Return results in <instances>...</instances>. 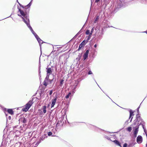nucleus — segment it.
<instances>
[{
  "label": "nucleus",
  "mask_w": 147,
  "mask_h": 147,
  "mask_svg": "<svg viewBox=\"0 0 147 147\" xmlns=\"http://www.w3.org/2000/svg\"><path fill=\"white\" fill-rule=\"evenodd\" d=\"M127 0H119L117 2L115 5L113 9L112 7L109 8L110 10H111V13L113 14L116 13L118 11L127 5Z\"/></svg>",
  "instance_id": "1"
},
{
  "label": "nucleus",
  "mask_w": 147,
  "mask_h": 147,
  "mask_svg": "<svg viewBox=\"0 0 147 147\" xmlns=\"http://www.w3.org/2000/svg\"><path fill=\"white\" fill-rule=\"evenodd\" d=\"M21 15H20V16H21L22 18V21L26 24L27 26L30 29L34 36H35L37 34L34 31L30 24L29 17L28 14V9L27 11L28 13L25 15L23 14V12H21Z\"/></svg>",
  "instance_id": "2"
},
{
  "label": "nucleus",
  "mask_w": 147,
  "mask_h": 147,
  "mask_svg": "<svg viewBox=\"0 0 147 147\" xmlns=\"http://www.w3.org/2000/svg\"><path fill=\"white\" fill-rule=\"evenodd\" d=\"M32 1L33 0H31L30 2L28 5L25 6H23L22 4L20 3L19 2H18V3L19 4L20 6L23 8V10H22L20 9V8H19V6H18V11L20 12V14H18V16H19L22 18V17H21V16H20V15H21V12H23V14L24 15H25L28 13L27 11L28 10V16L29 17V13L30 10V8L32 4Z\"/></svg>",
  "instance_id": "3"
},
{
  "label": "nucleus",
  "mask_w": 147,
  "mask_h": 147,
  "mask_svg": "<svg viewBox=\"0 0 147 147\" xmlns=\"http://www.w3.org/2000/svg\"><path fill=\"white\" fill-rule=\"evenodd\" d=\"M133 122V124L131 125L132 126L136 125L140 126L141 125L142 126V125L145 124V122L142 118L140 115H138V114L136 115V119Z\"/></svg>",
  "instance_id": "4"
},
{
  "label": "nucleus",
  "mask_w": 147,
  "mask_h": 147,
  "mask_svg": "<svg viewBox=\"0 0 147 147\" xmlns=\"http://www.w3.org/2000/svg\"><path fill=\"white\" fill-rule=\"evenodd\" d=\"M33 103L32 100H29L25 105V107L22 108V111L25 112H27L32 106Z\"/></svg>",
  "instance_id": "5"
},
{
  "label": "nucleus",
  "mask_w": 147,
  "mask_h": 147,
  "mask_svg": "<svg viewBox=\"0 0 147 147\" xmlns=\"http://www.w3.org/2000/svg\"><path fill=\"white\" fill-rule=\"evenodd\" d=\"M2 110L4 112H7L8 113L10 114L11 115H13L14 114V111H13L12 109H7L5 108L4 107H2Z\"/></svg>",
  "instance_id": "6"
},
{
  "label": "nucleus",
  "mask_w": 147,
  "mask_h": 147,
  "mask_svg": "<svg viewBox=\"0 0 147 147\" xmlns=\"http://www.w3.org/2000/svg\"><path fill=\"white\" fill-rule=\"evenodd\" d=\"M127 109L129 113V119H130L129 122H131L132 121L133 118V116L134 115V112L133 111L132 109Z\"/></svg>",
  "instance_id": "7"
},
{
  "label": "nucleus",
  "mask_w": 147,
  "mask_h": 147,
  "mask_svg": "<svg viewBox=\"0 0 147 147\" xmlns=\"http://www.w3.org/2000/svg\"><path fill=\"white\" fill-rule=\"evenodd\" d=\"M89 50L87 49L86 51L84 53L83 55V61H84L87 59L88 58V55L89 53Z\"/></svg>",
  "instance_id": "8"
},
{
  "label": "nucleus",
  "mask_w": 147,
  "mask_h": 147,
  "mask_svg": "<svg viewBox=\"0 0 147 147\" xmlns=\"http://www.w3.org/2000/svg\"><path fill=\"white\" fill-rule=\"evenodd\" d=\"M53 79L51 80L49 79L48 81H47L48 82V85L49 84H51L52 83H53V84L52 85V86H53L54 85L55 83V82L56 80V78H55V76H53Z\"/></svg>",
  "instance_id": "9"
},
{
  "label": "nucleus",
  "mask_w": 147,
  "mask_h": 147,
  "mask_svg": "<svg viewBox=\"0 0 147 147\" xmlns=\"http://www.w3.org/2000/svg\"><path fill=\"white\" fill-rule=\"evenodd\" d=\"M51 74H47V76H46V77L45 78V79L43 83V85L45 86H47L48 85V82H47L48 80L49 79V76Z\"/></svg>",
  "instance_id": "10"
},
{
  "label": "nucleus",
  "mask_w": 147,
  "mask_h": 147,
  "mask_svg": "<svg viewBox=\"0 0 147 147\" xmlns=\"http://www.w3.org/2000/svg\"><path fill=\"white\" fill-rule=\"evenodd\" d=\"M86 39V38L85 39ZM87 43L85 41V39L84 40L80 45L78 48L77 51H79L83 48L84 46Z\"/></svg>",
  "instance_id": "11"
},
{
  "label": "nucleus",
  "mask_w": 147,
  "mask_h": 147,
  "mask_svg": "<svg viewBox=\"0 0 147 147\" xmlns=\"http://www.w3.org/2000/svg\"><path fill=\"white\" fill-rule=\"evenodd\" d=\"M135 126H132L133 133L138 134L139 131V128L140 125H136Z\"/></svg>",
  "instance_id": "12"
},
{
  "label": "nucleus",
  "mask_w": 147,
  "mask_h": 147,
  "mask_svg": "<svg viewBox=\"0 0 147 147\" xmlns=\"http://www.w3.org/2000/svg\"><path fill=\"white\" fill-rule=\"evenodd\" d=\"M78 83H76L74 85L72 86L71 91V93L72 95L74 94L75 93V91H76V89L77 88V86H78Z\"/></svg>",
  "instance_id": "13"
},
{
  "label": "nucleus",
  "mask_w": 147,
  "mask_h": 147,
  "mask_svg": "<svg viewBox=\"0 0 147 147\" xmlns=\"http://www.w3.org/2000/svg\"><path fill=\"white\" fill-rule=\"evenodd\" d=\"M57 97L56 96L55 97H54L52 100V103L51 105V107L52 108L54 107V106L55 105L57 100Z\"/></svg>",
  "instance_id": "14"
},
{
  "label": "nucleus",
  "mask_w": 147,
  "mask_h": 147,
  "mask_svg": "<svg viewBox=\"0 0 147 147\" xmlns=\"http://www.w3.org/2000/svg\"><path fill=\"white\" fill-rule=\"evenodd\" d=\"M143 141V139L142 137L140 135H139L136 138L137 142L138 144L141 143Z\"/></svg>",
  "instance_id": "15"
},
{
  "label": "nucleus",
  "mask_w": 147,
  "mask_h": 147,
  "mask_svg": "<svg viewBox=\"0 0 147 147\" xmlns=\"http://www.w3.org/2000/svg\"><path fill=\"white\" fill-rule=\"evenodd\" d=\"M49 65H48L46 68V72L47 74H51L52 72L53 71V69H52L51 67H49Z\"/></svg>",
  "instance_id": "16"
},
{
  "label": "nucleus",
  "mask_w": 147,
  "mask_h": 147,
  "mask_svg": "<svg viewBox=\"0 0 147 147\" xmlns=\"http://www.w3.org/2000/svg\"><path fill=\"white\" fill-rule=\"evenodd\" d=\"M36 39L37 40L38 42L39 46L40 47V49L41 50V41H42V40L39 38L37 34L36 35L34 36Z\"/></svg>",
  "instance_id": "17"
},
{
  "label": "nucleus",
  "mask_w": 147,
  "mask_h": 147,
  "mask_svg": "<svg viewBox=\"0 0 147 147\" xmlns=\"http://www.w3.org/2000/svg\"><path fill=\"white\" fill-rule=\"evenodd\" d=\"M63 121V120L61 119L60 121H59L56 124V127H57L58 125L63 126L64 124V121Z\"/></svg>",
  "instance_id": "18"
},
{
  "label": "nucleus",
  "mask_w": 147,
  "mask_h": 147,
  "mask_svg": "<svg viewBox=\"0 0 147 147\" xmlns=\"http://www.w3.org/2000/svg\"><path fill=\"white\" fill-rule=\"evenodd\" d=\"M19 121L23 123H26L27 122V120L25 117H21Z\"/></svg>",
  "instance_id": "19"
},
{
  "label": "nucleus",
  "mask_w": 147,
  "mask_h": 147,
  "mask_svg": "<svg viewBox=\"0 0 147 147\" xmlns=\"http://www.w3.org/2000/svg\"><path fill=\"white\" fill-rule=\"evenodd\" d=\"M87 74L88 75H92V78L94 80L95 82L96 83V82L94 78V74H93L92 72L90 70H89V71H88Z\"/></svg>",
  "instance_id": "20"
},
{
  "label": "nucleus",
  "mask_w": 147,
  "mask_h": 147,
  "mask_svg": "<svg viewBox=\"0 0 147 147\" xmlns=\"http://www.w3.org/2000/svg\"><path fill=\"white\" fill-rule=\"evenodd\" d=\"M136 142H134L131 141H130L128 145H127V146H130L131 147H132L135 145V144H136Z\"/></svg>",
  "instance_id": "21"
},
{
  "label": "nucleus",
  "mask_w": 147,
  "mask_h": 147,
  "mask_svg": "<svg viewBox=\"0 0 147 147\" xmlns=\"http://www.w3.org/2000/svg\"><path fill=\"white\" fill-rule=\"evenodd\" d=\"M99 16H97L94 18L93 22V25L94 24H95L98 21V20L99 19Z\"/></svg>",
  "instance_id": "22"
},
{
  "label": "nucleus",
  "mask_w": 147,
  "mask_h": 147,
  "mask_svg": "<svg viewBox=\"0 0 147 147\" xmlns=\"http://www.w3.org/2000/svg\"><path fill=\"white\" fill-rule=\"evenodd\" d=\"M110 27H113V26H107V25L105 26L104 28H102V29L101 32L100 33L101 34H102V35H103L104 34L103 32L104 31V28L105 29L106 28H107L108 27L109 28Z\"/></svg>",
  "instance_id": "23"
},
{
  "label": "nucleus",
  "mask_w": 147,
  "mask_h": 147,
  "mask_svg": "<svg viewBox=\"0 0 147 147\" xmlns=\"http://www.w3.org/2000/svg\"><path fill=\"white\" fill-rule=\"evenodd\" d=\"M102 34L100 33V34L98 35L96 38V40L97 41H99V40H100L102 38Z\"/></svg>",
  "instance_id": "24"
},
{
  "label": "nucleus",
  "mask_w": 147,
  "mask_h": 147,
  "mask_svg": "<svg viewBox=\"0 0 147 147\" xmlns=\"http://www.w3.org/2000/svg\"><path fill=\"white\" fill-rule=\"evenodd\" d=\"M98 26H96V28H95V27L94 26L93 28L92 29H91V32H90V35H92V33L94 31V29H95V30H97V29H98Z\"/></svg>",
  "instance_id": "25"
},
{
  "label": "nucleus",
  "mask_w": 147,
  "mask_h": 147,
  "mask_svg": "<svg viewBox=\"0 0 147 147\" xmlns=\"http://www.w3.org/2000/svg\"><path fill=\"white\" fill-rule=\"evenodd\" d=\"M47 106L46 105H44L42 107V109L43 110V112L44 113H46V109Z\"/></svg>",
  "instance_id": "26"
},
{
  "label": "nucleus",
  "mask_w": 147,
  "mask_h": 147,
  "mask_svg": "<svg viewBox=\"0 0 147 147\" xmlns=\"http://www.w3.org/2000/svg\"><path fill=\"white\" fill-rule=\"evenodd\" d=\"M38 75L39 76V80L41 81V75L40 74L41 71H40V69L38 68Z\"/></svg>",
  "instance_id": "27"
},
{
  "label": "nucleus",
  "mask_w": 147,
  "mask_h": 147,
  "mask_svg": "<svg viewBox=\"0 0 147 147\" xmlns=\"http://www.w3.org/2000/svg\"><path fill=\"white\" fill-rule=\"evenodd\" d=\"M144 132L145 133V134H147V130L146 129V128L145 127V125H144L142 126Z\"/></svg>",
  "instance_id": "28"
},
{
  "label": "nucleus",
  "mask_w": 147,
  "mask_h": 147,
  "mask_svg": "<svg viewBox=\"0 0 147 147\" xmlns=\"http://www.w3.org/2000/svg\"><path fill=\"white\" fill-rule=\"evenodd\" d=\"M84 78V76H83L81 78H78L77 80L78 82L77 83H78V84L82 80H83Z\"/></svg>",
  "instance_id": "29"
},
{
  "label": "nucleus",
  "mask_w": 147,
  "mask_h": 147,
  "mask_svg": "<svg viewBox=\"0 0 147 147\" xmlns=\"http://www.w3.org/2000/svg\"><path fill=\"white\" fill-rule=\"evenodd\" d=\"M80 34L78 32L69 42H70L71 41L73 40L74 39H75L76 38L77 36Z\"/></svg>",
  "instance_id": "30"
},
{
  "label": "nucleus",
  "mask_w": 147,
  "mask_h": 147,
  "mask_svg": "<svg viewBox=\"0 0 147 147\" xmlns=\"http://www.w3.org/2000/svg\"><path fill=\"white\" fill-rule=\"evenodd\" d=\"M71 94L72 93L71 92H69L68 94L65 96V98L66 99L69 98Z\"/></svg>",
  "instance_id": "31"
},
{
  "label": "nucleus",
  "mask_w": 147,
  "mask_h": 147,
  "mask_svg": "<svg viewBox=\"0 0 147 147\" xmlns=\"http://www.w3.org/2000/svg\"><path fill=\"white\" fill-rule=\"evenodd\" d=\"M132 129V127L131 126L128 127L126 129L129 132H131Z\"/></svg>",
  "instance_id": "32"
},
{
  "label": "nucleus",
  "mask_w": 147,
  "mask_h": 147,
  "mask_svg": "<svg viewBox=\"0 0 147 147\" xmlns=\"http://www.w3.org/2000/svg\"><path fill=\"white\" fill-rule=\"evenodd\" d=\"M45 137V135L44 136H42L40 138L39 140L40 141V142H41V141H42L44 140Z\"/></svg>",
  "instance_id": "33"
},
{
  "label": "nucleus",
  "mask_w": 147,
  "mask_h": 147,
  "mask_svg": "<svg viewBox=\"0 0 147 147\" xmlns=\"http://www.w3.org/2000/svg\"><path fill=\"white\" fill-rule=\"evenodd\" d=\"M64 81V80H63V79L61 80L60 82V83H59V86H62L63 85V84Z\"/></svg>",
  "instance_id": "34"
},
{
  "label": "nucleus",
  "mask_w": 147,
  "mask_h": 147,
  "mask_svg": "<svg viewBox=\"0 0 147 147\" xmlns=\"http://www.w3.org/2000/svg\"><path fill=\"white\" fill-rule=\"evenodd\" d=\"M96 51L95 50L93 52L92 54V57L93 58H94L95 57V56H96Z\"/></svg>",
  "instance_id": "35"
},
{
  "label": "nucleus",
  "mask_w": 147,
  "mask_h": 147,
  "mask_svg": "<svg viewBox=\"0 0 147 147\" xmlns=\"http://www.w3.org/2000/svg\"><path fill=\"white\" fill-rule=\"evenodd\" d=\"M91 36V35H89L88 36H87V39L85 40V41L87 43L88 42V41L90 39Z\"/></svg>",
  "instance_id": "36"
},
{
  "label": "nucleus",
  "mask_w": 147,
  "mask_h": 147,
  "mask_svg": "<svg viewBox=\"0 0 147 147\" xmlns=\"http://www.w3.org/2000/svg\"><path fill=\"white\" fill-rule=\"evenodd\" d=\"M86 34V35H90V30H87L85 32Z\"/></svg>",
  "instance_id": "37"
},
{
  "label": "nucleus",
  "mask_w": 147,
  "mask_h": 147,
  "mask_svg": "<svg viewBox=\"0 0 147 147\" xmlns=\"http://www.w3.org/2000/svg\"><path fill=\"white\" fill-rule=\"evenodd\" d=\"M104 137L107 139V140H109L110 141H112V140H111V138H110V137H109L108 136H107L106 135H105L104 136Z\"/></svg>",
  "instance_id": "38"
},
{
  "label": "nucleus",
  "mask_w": 147,
  "mask_h": 147,
  "mask_svg": "<svg viewBox=\"0 0 147 147\" xmlns=\"http://www.w3.org/2000/svg\"><path fill=\"white\" fill-rule=\"evenodd\" d=\"M52 132L51 131H49L47 132V134L48 136H52Z\"/></svg>",
  "instance_id": "39"
},
{
  "label": "nucleus",
  "mask_w": 147,
  "mask_h": 147,
  "mask_svg": "<svg viewBox=\"0 0 147 147\" xmlns=\"http://www.w3.org/2000/svg\"><path fill=\"white\" fill-rule=\"evenodd\" d=\"M129 119L127 120L125 123H124V125L125 126H126V125H127L129 123Z\"/></svg>",
  "instance_id": "40"
},
{
  "label": "nucleus",
  "mask_w": 147,
  "mask_h": 147,
  "mask_svg": "<svg viewBox=\"0 0 147 147\" xmlns=\"http://www.w3.org/2000/svg\"><path fill=\"white\" fill-rule=\"evenodd\" d=\"M137 134H138L137 133H133V134L132 135V137L136 138L137 137Z\"/></svg>",
  "instance_id": "41"
},
{
  "label": "nucleus",
  "mask_w": 147,
  "mask_h": 147,
  "mask_svg": "<svg viewBox=\"0 0 147 147\" xmlns=\"http://www.w3.org/2000/svg\"><path fill=\"white\" fill-rule=\"evenodd\" d=\"M140 105L139 106L138 108L137 109H136V110H137V114H138V115H140V112H139V109L140 108Z\"/></svg>",
  "instance_id": "42"
},
{
  "label": "nucleus",
  "mask_w": 147,
  "mask_h": 147,
  "mask_svg": "<svg viewBox=\"0 0 147 147\" xmlns=\"http://www.w3.org/2000/svg\"><path fill=\"white\" fill-rule=\"evenodd\" d=\"M84 28H83V27H82V28L81 29V30L78 32V33H79L80 34H81L83 32L84 30Z\"/></svg>",
  "instance_id": "43"
},
{
  "label": "nucleus",
  "mask_w": 147,
  "mask_h": 147,
  "mask_svg": "<svg viewBox=\"0 0 147 147\" xmlns=\"http://www.w3.org/2000/svg\"><path fill=\"white\" fill-rule=\"evenodd\" d=\"M41 55L40 56L39 61V64H38V68L40 69L41 67V64H40V57Z\"/></svg>",
  "instance_id": "44"
},
{
  "label": "nucleus",
  "mask_w": 147,
  "mask_h": 147,
  "mask_svg": "<svg viewBox=\"0 0 147 147\" xmlns=\"http://www.w3.org/2000/svg\"><path fill=\"white\" fill-rule=\"evenodd\" d=\"M7 123L8 122V119L9 120H10L11 119V117L10 116H8L7 117Z\"/></svg>",
  "instance_id": "45"
},
{
  "label": "nucleus",
  "mask_w": 147,
  "mask_h": 147,
  "mask_svg": "<svg viewBox=\"0 0 147 147\" xmlns=\"http://www.w3.org/2000/svg\"><path fill=\"white\" fill-rule=\"evenodd\" d=\"M135 140H136L135 138H134L132 137V139L130 141L133 142H136Z\"/></svg>",
  "instance_id": "46"
},
{
  "label": "nucleus",
  "mask_w": 147,
  "mask_h": 147,
  "mask_svg": "<svg viewBox=\"0 0 147 147\" xmlns=\"http://www.w3.org/2000/svg\"><path fill=\"white\" fill-rule=\"evenodd\" d=\"M44 92V90L41 89L40 90V95H41L42 94H43Z\"/></svg>",
  "instance_id": "47"
},
{
  "label": "nucleus",
  "mask_w": 147,
  "mask_h": 147,
  "mask_svg": "<svg viewBox=\"0 0 147 147\" xmlns=\"http://www.w3.org/2000/svg\"><path fill=\"white\" fill-rule=\"evenodd\" d=\"M123 147H127V144L126 143H125L123 144Z\"/></svg>",
  "instance_id": "48"
},
{
  "label": "nucleus",
  "mask_w": 147,
  "mask_h": 147,
  "mask_svg": "<svg viewBox=\"0 0 147 147\" xmlns=\"http://www.w3.org/2000/svg\"><path fill=\"white\" fill-rule=\"evenodd\" d=\"M39 140L36 143V145L37 146H38V145L41 142Z\"/></svg>",
  "instance_id": "49"
},
{
  "label": "nucleus",
  "mask_w": 147,
  "mask_h": 147,
  "mask_svg": "<svg viewBox=\"0 0 147 147\" xmlns=\"http://www.w3.org/2000/svg\"><path fill=\"white\" fill-rule=\"evenodd\" d=\"M53 92V90H50L49 91V95H51L52 94Z\"/></svg>",
  "instance_id": "50"
},
{
  "label": "nucleus",
  "mask_w": 147,
  "mask_h": 147,
  "mask_svg": "<svg viewBox=\"0 0 147 147\" xmlns=\"http://www.w3.org/2000/svg\"><path fill=\"white\" fill-rule=\"evenodd\" d=\"M82 53L81 55L79 53V55H78V57H79V60H80V58H81V57L82 56Z\"/></svg>",
  "instance_id": "51"
},
{
  "label": "nucleus",
  "mask_w": 147,
  "mask_h": 147,
  "mask_svg": "<svg viewBox=\"0 0 147 147\" xmlns=\"http://www.w3.org/2000/svg\"><path fill=\"white\" fill-rule=\"evenodd\" d=\"M4 113H5V116L6 117V118H7V117H8V116H9L8 115V114H7L6 113V112H4Z\"/></svg>",
  "instance_id": "52"
},
{
  "label": "nucleus",
  "mask_w": 147,
  "mask_h": 147,
  "mask_svg": "<svg viewBox=\"0 0 147 147\" xmlns=\"http://www.w3.org/2000/svg\"><path fill=\"white\" fill-rule=\"evenodd\" d=\"M94 0H91V5H92L93 3L94 2Z\"/></svg>",
  "instance_id": "53"
},
{
  "label": "nucleus",
  "mask_w": 147,
  "mask_h": 147,
  "mask_svg": "<svg viewBox=\"0 0 147 147\" xmlns=\"http://www.w3.org/2000/svg\"><path fill=\"white\" fill-rule=\"evenodd\" d=\"M120 129L119 131H117V132H112V133H118L119 131H120L121 130V129Z\"/></svg>",
  "instance_id": "54"
},
{
  "label": "nucleus",
  "mask_w": 147,
  "mask_h": 147,
  "mask_svg": "<svg viewBox=\"0 0 147 147\" xmlns=\"http://www.w3.org/2000/svg\"><path fill=\"white\" fill-rule=\"evenodd\" d=\"M97 44H95L94 45V47L95 48H96V47H97Z\"/></svg>",
  "instance_id": "55"
},
{
  "label": "nucleus",
  "mask_w": 147,
  "mask_h": 147,
  "mask_svg": "<svg viewBox=\"0 0 147 147\" xmlns=\"http://www.w3.org/2000/svg\"><path fill=\"white\" fill-rule=\"evenodd\" d=\"M13 13H11V15H12V14H13ZM11 15L10 16H8V17H6V18H4L3 19H6V18H8L10 17H11Z\"/></svg>",
  "instance_id": "56"
},
{
  "label": "nucleus",
  "mask_w": 147,
  "mask_h": 147,
  "mask_svg": "<svg viewBox=\"0 0 147 147\" xmlns=\"http://www.w3.org/2000/svg\"><path fill=\"white\" fill-rule=\"evenodd\" d=\"M3 106H2V105H1V104H0V108H1V109H2L3 108Z\"/></svg>",
  "instance_id": "57"
},
{
  "label": "nucleus",
  "mask_w": 147,
  "mask_h": 147,
  "mask_svg": "<svg viewBox=\"0 0 147 147\" xmlns=\"http://www.w3.org/2000/svg\"><path fill=\"white\" fill-rule=\"evenodd\" d=\"M41 42H41V45L42 44H43V43H46L45 42L43 41H42H42H41Z\"/></svg>",
  "instance_id": "58"
},
{
  "label": "nucleus",
  "mask_w": 147,
  "mask_h": 147,
  "mask_svg": "<svg viewBox=\"0 0 147 147\" xmlns=\"http://www.w3.org/2000/svg\"><path fill=\"white\" fill-rule=\"evenodd\" d=\"M86 22L85 23V24L83 26V27H83V28H84V27L85 26H86Z\"/></svg>",
  "instance_id": "59"
},
{
  "label": "nucleus",
  "mask_w": 147,
  "mask_h": 147,
  "mask_svg": "<svg viewBox=\"0 0 147 147\" xmlns=\"http://www.w3.org/2000/svg\"><path fill=\"white\" fill-rule=\"evenodd\" d=\"M98 128L99 129H100V130H102V131H104V130H103L102 129H101L100 128Z\"/></svg>",
  "instance_id": "60"
},
{
  "label": "nucleus",
  "mask_w": 147,
  "mask_h": 147,
  "mask_svg": "<svg viewBox=\"0 0 147 147\" xmlns=\"http://www.w3.org/2000/svg\"><path fill=\"white\" fill-rule=\"evenodd\" d=\"M49 106H50V105H49V104H48V105H47V107H49Z\"/></svg>",
  "instance_id": "61"
},
{
  "label": "nucleus",
  "mask_w": 147,
  "mask_h": 147,
  "mask_svg": "<svg viewBox=\"0 0 147 147\" xmlns=\"http://www.w3.org/2000/svg\"><path fill=\"white\" fill-rule=\"evenodd\" d=\"M15 7V5L13 6V10L14 9V8Z\"/></svg>",
  "instance_id": "62"
},
{
  "label": "nucleus",
  "mask_w": 147,
  "mask_h": 147,
  "mask_svg": "<svg viewBox=\"0 0 147 147\" xmlns=\"http://www.w3.org/2000/svg\"><path fill=\"white\" fill-rule=\"evenodd\" d=\"M96 84L98 86L100 87H99V85L96 82Z\"/></svg>",
  "instance_id": "63"
},
{
  "label": "nucleus",
  "mask_w": 147,
  "mask_h": 147,
  "mask_svg": "<svg viewBox=\"0 0 147 147\" xmlns=\"http://www.w3.org/2000/svg\"><path fill=\"white\" fill-rule=\"evenodd\" d=\"M146 137H147V134H146Z\"/></svg>",
  "instance_id": "64"
}]
</instances>
